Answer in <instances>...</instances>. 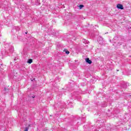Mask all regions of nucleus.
<instances>
[{
    "mask_svg": "<svg viewBox=\"0 0 131 131\" xmlns=\"http://www.w3.org/2000/svg\"><path fill=\"white\" fill-rule=\"evenodd\" d=\"M117 9H120V10H123V6L120 4H117Z\"/></svg>",
    "mask_w": 131,
    "mask_h": 131,
    "instance_id": "1",
    "label": "nucleus"
},
{
    "mask_svg": "<svg viewBox=\"0 0 131 131\" xmlns=\"http://www.w3.org/2000/svg\"><path fill=\"white\" fill-rule=\"evenodd\" d=\"M85 61L88 64H92V60H90L89 58H85Z\"/></svg>",
    "mask_w": 131,
    "mask_h": 131,
    "instance_id": "2",
    "label": "nucleus"
},
{
    "mask_svg": "<svg viewBox=\"0 0 131 131\" xmlns=\"http://www.w3.org/2000/svg\"><path fill=\"white\" fill-rule=\"evenodd\" d=\"M63 52H66V54H67V55H69L70 53L67 49H64Z\"/></svg>",
    "mask_w": 131,
    "mask_h": 131,
    "instance_id": "3",
    "label": "nucleus"
},
{
    "mask_svg": "<svg viewBox=\"0 0 131 131\" xmlns=\"http://www.w3.org/2000/svg\"><path fill=\"white\" fill-rule=\"evenodd\" d=\"M9 52L10 53H13L14 52V47H11L10 49H9Z\"/></svg>",
    "mask_w": 131,
    "mask_h": 131,
    "instance_id": "4",
    "label": "nucleus"
},
{
    "mask_svg": "<svg viewBox=\"0 0 131 131\" xmlns=\"http://www.w3.org/2000/svg\"><path fill=\"white\" fill-rule=\"evenodd\" d=\"M83 42L86 45V43H89V41L85 40V39H83Z\"/></svg>",
    "mask_w": 131,
    "mask_h": 131,
    "instance_id": "5",
    "label": "nucleus"
},
{
    "mask_svg": "<svg viewBox=\"0 0 131 131\" xmlns=\"http://www.w3.org/2000/svg\"><path fill=\"white\" fill-rule=\"evenodd\" d=\"M27 63H29V64H31V63H32V59H28Z\"/></svg>",
    "mask_w": 131,
    "mask_h": 131,
    "instance_id": "6",
    "label": "nucleus"
},
{
    "mask_svg": "<svg viewBox=\"0 0 131 131\" xmlns=\"http://www.w3.org/2000/svg\"><path fill=\"white\" fill-rule=\"evenodd\" d=\"M15 29L16 30V31H19V30H20V28H19V27H15Z\"/></svg>",
    "mask_w": 131,
    "mask_h": 131,
    "instance_id": "7",
    "label": "nucleus"
},
{
    "mask_svg": "<svg viewBox=\"0 0 131 131\" xmlns=\"http://www.w3.org/2000/svg\"><path fill=\"white\" fill-rule=\"evenodd\" d=\"M79 8H80V9L81 10V9H82V5H80L79 6Z\"/></svg>",
    "mask_w": 131,
    "mask_h": 131,
    "instance_id": "8",
    "label": "nucleus"
},
{
    "mask_svg": "<svg viewBox=\"0 0 131 131\" xmlns=\"http://www.w3.org/2000/svg\"><path fill=\"white\" fill-rule=\"evenodd\" d=\"M25 131H28V127H26Z\"/></svg>",
    "mask_w": 131,
    "mask_h": 131,
    "instance_id": "9",
    "label": "nucleus"
},
{
    "mask_svg": "<svg viewBox=\"0 0 131 131\" xmlns=\"http://www.w3.org/2000/svg\"><path fill=\"white\" fill-rule=\"evenodd\" d=\"M31 98H35V96L33 95L31 96Z\"/></svg>",
    "mask_w": 131,
    "mask_h": 131,
    "instance_id": "10",
    "label": "nucleus"
},
{
    "mask_svg": "<svg viewBox=\"0 0 131 131\" xmlns=\"http://www.w3.org/2000/svg\"><path fill=\"white\" fill-rule=\"evenodd\" d=\"M4 91L7 92V88H4Z\"/></svg>",
    "mask_w": 131,
    "mask_h": 131,
    "instance_id": "11",
    "label": "nucleus"
},
{
    "mask_svg": "<svg viewBox=\"0 0 131 131\" xmlns=\"http://www.w3.org/2000/svg\"><path fill=\"white\" fill-rule=\"evenodd\" d=\"M2 62V60L0 59V65H3V63H1V62Z\"/></svg>",
    "mask_w": 131,
    "mask_h": 131,
    "instance_id": "12",
    "label": "nucleus"
},
{
    "mask_svg": "<svg viewBox=\"0 0 131 131\" xmlns=\"http://www.w3.org/2000/svg\"><path fill=\"white\" fill-rule=\"evenodd\" d=\"M75 62H78V60H75Z\"/></svg>",
    "mask_w": 131,
    "mask_h": 131,
    "instance_id": "13",
    "label": "nucleus"
},
{
    "mask_svg": "<svg viewBox=\"0 0 131 131\" xmlns=\"http://www.w3.org/2000/svg\"><path fill=\"white\" fill-rule=\"evenodd\" d=\"M26 34H27V32H26Z\"/></svg>",
    "mask_w": 131,
    "mask_h": 131,
    "instance_id": "14",
    "label": "nucleus"
},
{
    "mask_svg": "<svg viewBox=\"0 0 131 131\" xmlns=\"http://www.w3.org/2000/svg\"><path fill=\"white\" fill-rule=\"evenodd\" d=\"M83 7H84V6H83V5H82V8H83Z\"/></svg>",
    "mask_w": 131,
    "mask_h": 131,
    "instance_id": "15",
    "label": "nucleus"
},
{
    "mask_svg": "<svg viewBox=\"0 0 131 131\" xmlns=\"http://www.w3.org/2000/svg\"><path fill=\"white\" fill-rule=\"evenodd\" d=\"M106 33L107 34V33H108V32H107V33H105V34H106Z\"/></svg>",
    "mask_w": 131,
    "mask_h": 131,
    "instance_id": "16",
    "label": "nucleus"
}]
</instances>
